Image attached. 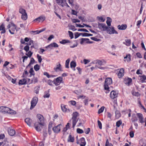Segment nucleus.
<instances>
[{"label": "nucleus", "mask_w": 146, "mask_h": 146, "mask_svg": "<svg viewBox=\"0 0 146 146\" xmlns=\"http://www.w3.org/2000/svg\"><path fill=\"white\" fill-rule=\"evenodd\" d=\"M112 80L111 78H108L106 79L104 87V89L107 91L106 92V93H109L110 91V88L108 85L112 84Z\"/></svg>", "instance_id": "f257e3e1"}, {"label": "nucleus", "mask_w": 146, "mask_h": 146, "mask_svg": "<svg viewBox=\"0 0 146 146\" xmlns=\"http://www.w3.org/2000/svg\"><path fill=\"white\" fill-rule=\"evenodd\" d=\"M79 115V114L77 112H74L72 114V127L74 128L76 123L77 122L78 119L77 118L78 116Z\"/></svg>", "instance_id": "f03ea898"}, {"label": "nucleus", "mask_w": 146, "mask_h": 146, "mask_svg": "<svg viewBox=\"0 0 146 146\" xmlns=\"http://www.w3.org/2000/svg\"><path fill=\"white\" fill-rule=\"evenodd\" d=\"M38 101V98L35 97L33 98L31 102V110L32 109L36 106Z\"/></svg>", "instance_id": "7ed1b4c3"}, {"label": "nucleus", "mask_w": 146, "mask_h": 146, "mask_svg": "<svg viewBox=\"0 0 146 146\" xmlns=\"http://www.w3.org/2000/svg\"><path fill=\"white\" fill-rule=\"evenodd\" d=\"M62 77H59L54 79L53 83L56 86H57L59 85L62 82Z\"/></svg>", "instance_id": "20e7f679"}, {"label": "nucleus", "mask_w": 146, "mask_h": 146, "mask_svg": "<svg viewBox=\"0 0 146 146\" xmlns=\"http://www.w3.org/2000/svg\"><path fill=\"white\" fill-rule=\"evenodd\" d=\"M37 117L38 119V123L40 125H43L44 123V118L41 115L38 114L37 115Z\"/></svg>", "instance_id": "39448f33"}, {"label": "nucleus", "mask_w": 146, "mask_h": 146, "mask_svg": "<svg viewBox=\"0 0 146 146\" xmlns=\"http://www.w3.org/2000/svg\"><path fill=\"white\" fill-rule=\"evenodd\" d=\"M62 125L61 124L58 125L57 126L54 127L52 128V130L55 133H58L60 130V126H62Z\"/></svg>", "instance_id": "423d86ee"}, {"label": "nucleus", "mask_w": 146, "mask_h": 146, "mask_svg": "<svg viewBox=\"0 0 146 146\" xmlns=\"http://www.w3.org/2000/svg\"><path fill=\"white\" fill-rule=\"evenodd\" d=\"M110 96L111 98L114 99V98H116L117 97V93L116 91L113 90L111 92L110 94Z\"/></svg>", "instance_id": "0eeeda50"}, {"label": "nucleus", "mask_w": 146, "mask_h": 146, "mask_svg": "<svg viewBox=\"0 0 146 146\" xmlns=\"http://www.w3.org/2000/svg\"><path fill=\"white\" fill-rule=\"evenodd\" d=\"M137 115L139 119L140 122L141 123H143L144 120L143 115L141 113H137Z\"/></svg>", "instance_id": "6e6552de"}, {"label": "nucleus", "mask_w": 146, "mask_h": 146, "mask_svg": "<svg viewBox=\"0 0 146 146\" xmlns=\"http://www.w3.org/2000/svg\"><path fill=\"white\" fill-rule=\"evenodd\" d=\"M66 0H56V3L62 7L64 6V3H65Z\"/></svg>", "instance_id": "1a4fd4ad"}, {"label": "nucleus", "mask_w": 146, "mask_h": 146, "mask_svg": "<svg viewBox=\"0 0 146 146\" xmlns=\"http://www.w3.org/2000/svg\"><path fill=\"white\" fill-rule=\"evenodd\" d=\"M127 27V25L126 24H122L121 26L120 25H118L117 26L118 29L120 30H125Z\"/></svg>", "instance_id": "9d476101"}, {"label": "nucleus", "mask_w": 146, "mask_h": 146, "mask_svg": "<svg viewBox=\"0 0 146 146\" xmlns=\"http://www.w3.org/2000/svg\"><path fill=\"white\" fill-rule=\"evenodd\" d=\"M62 68L61 65L59 62H58V64L56 65V67H54V70L56 72H57L58 70L60 71H62Z\"/></svg>", "instance_id": "9b49d317"}, {"label": "nucleus", "mask_w": 146, "mask_h": 146, "mask_svg": "<svg viewBox=\"0 0 146 146\" xmlns=\"http://www.w3.org/2000/svg\"><path fill=\"white\" fill-rule=\"evenodd\" d=\"M124 72V70L123 68H121L119 73L117 74V76L119 78H121V77L123 76L124 75L123 73Z\"/></svg>", "instance_id": "f8f14e48"}, {"label": "nucleus", "mask_w": 146, "mask_h": 146, "mask_svg": "<svg viewBox=\"0 0 146 146\" xmlns=\"http://www.w3.org/2000/svg\"><path fill=\"white\" fill-rule=\"evenodd\" d=\"M98 28L100 29H101L102 28L103 29V30L105 29V28H107L106 27V25L105 23H98Z\"/></svg>", "instance_id": "ddd939ff"}, {"label": "nucleus", "mask_w": 146, "mask_h": 146, "mask_svg": "<svg viewBox=\"0 0 146 146\" xmlns=\"http://www.w3.org/2000/svg\"><path fill=\"white\" fill-rule=\"evenodd\" d=\"M139 79L142 83L145 82V81L146 80V76L144 75L139 76Z\"/></svg>", "instance_id": "4468645a"}, {"label": "nucleus", "mask_w": 146, "mask_h": 146, "mask_svg": "<svg viewBox=\"0 0 146 146\" xmlns=\"http://www.w3.org/2000/svg\"><path fill=\"white\" fill-rule=\"evenodd\" d=\"M95 63L96 64H98V65L101 66L104 65V63L105 64V62H104V60H97L96 61Z\"/></svg>", "instance_id": "2eb2a0df"}, {"label": "nucleus", "mask_w": 146, "mask_h": 146, "mask_svg": "<svg viewBox=\"0 0 146 146\" xmlns=\"http://www.w3.org/2000/svg\"><path fill=\"white\" fill-rule=\"evenodd\" d=\"M25 121L29 126H31L32 121V120L29 118H26L25 120Z\"/></svg>", "instance_id": "dca6fc26"}, {"label": "nucleus", "mask_w": 146, "mask_h": 146, "mask_svg": "<svg viewBox=\"0 0 146 146\" xmlns=\"http://www.w3.org/2000/svg\"><path fill=\"white\" fill-rule=\"evenodd\" d=\"M1 30L2 31L1 32V34L5 33L6 32L5 25L3 23L0 26V31Z\"/></svg>", "instance_id": "f3484780"}, {"label": "nucleus", "mask_w": 146, "mask_h": 146, "mask_svg": "<svg viewBox=\"0 0 146 146\" xmlns=\"http://www.w3.org/2000/svg\"><path fill=\"white\" fill-rule=\"evenodd\" d=\"M11 111H12V110L10 108L8 107H7L5 106V108L4 110V112H7V113H14V112H12Z\"/></svg>", "instance_id": "a211bd4d"}, {"label": "nucleus", "mask_w": 146, "mask_h": 146, "mask_svg": "<svg viewBox=\"0 0 146 146\" xmlns=\"http://www.w3.org/2000/svg\"><path fill=\"white\" fill-rule=\"evenodd\" d=\"M80 140L82 143L80 144V146H85L86 145V143L84 138V137L81 138Z\"/></svg>", "instance_id": "6ab92c4d"}, {"label": "nucleus", "mask_w": 146, "mask_h": 146, "mask_svg": "<svg viewBox=\"0 0 146 146\" xmlns=\"http://www.w3.org/2000/svg\"><path fill=\"white\" fill-rule=\"evenodd\" d=\"M106 27H107V28H105V29H104V31H106L108 33L110 34H111L112 27L111 28L106 26Z\"/></svg>", "instance_id": "aec40b11"}, {"label": "nucleus", "mask_w": 146, "mask_h": 146, "mask_svg": "<svg viewBox=\"0 0 146 146\" xmlns=\"http://www.w3.org/2000/svg\"><path fill=\"white\" fill-rule=\"evenodd\" d=\"M38 122H36L34 124V125L36 130L38 131H40L41 130V128L38 126Z\"/></svg>", "instance_id": "412c9836"}, {"label": "nucleus", "mask_w": 146, "mask_h": 146, "mask_svg": "<svg viewBox=\"0 0 146 146\" xmlns=\"http://www.w3.org/2000/svg\"><path fill=\"white\" fill-rule=\"evenodd\" d=\"M8 133L9 135L13 136L15 133V131L14 130L11 129L9 130Z\"/></svg>", "instance_id": "4be33fe9"}, {"label": "nucleus", "mask_w": 146, "mask_h": 146, "mask_svg": "<svg viewBox=\"0 0 146 146\" xmlns=\"http://www.w3.org/2000/svg\"><path fill=\"white\" fill-rule=\"evenodd\" d=\"M26 80L25 79L23 78L19 80V85H23L26 84Z\"/></svg>", "instance_id": "5701e85b"}, {"label": "nucleus", "mask_w": 146, "mask_h": 146, "mask_svg": "<svg viewBox=\"0 0 146 146\" xmlns=\"http://www.w3.org/2000/svg\"><path fill=\"white\" fill-rule=\"evenodd\" d=\"M107 20L106 21V23L108 26H110L111 25V23L112 21L110 17H107Z\"/></svg>", "instance_id": "b1692460"}, {"label": "nucleus", "mask_w": 146, "mask_h": 146, "mask_svg": "<svg viewBox=\"0 0 146 146\" xmlns=\"http://www.w3.org/2000/svg\"><path fill=\"white\" fill-rule=\"evenodd\" d=\"M16 26L15 27H12L11 28V30L9 29V31L10 33L11 34H14V32L16 30Z\"/></svg>", "instance_id": "393cba45"}, {"label": "nucleus", "mask_w": 146, "mask_h": 146, "mask_svg": "<svg viewBox=\"0 0 146 146\" xmlns=\"http://www.w3.org/2000/svg\"><path fill=\"white\" fill-rule=\"evenodd\" d=\"M49 47L50 48L54 47L55 48L58 47V45L55 42H54L53 43L51 44H50L47 47Z\"/></svg>", "instance_id": "a878e982"}, {"label": "nucleus", "mask_w": 146, "mask_h": 146, "mask_svg": "<svg viewBox=\"0 0 146 146\" xmlns=\"http://www.w3.org/2000/svg\"><path fill=\"white\" fill-rule=\"evenodd\" d=\"M60 42L62 44H64L66 43L70 42V41L68 40L63 39L61 41H60Z\"/></svg>", "instance_id": "bb28decb"}, {"label": "nucleus", "mask_w": 146, "mask_h": 146, "mask_svg": "<svg viewBox=\"0 0 146 146\" xmlns=\"http://www.w3.org/2000/svg\"><path fill=\"white\" fill-rule=\"evenodd\" d=\"M132 81V80L131 78H128V79L125 81V83L126 84H127L128 86L130 85V83Z\"/></svg>", "instance_id": "cd10ccee"}, {"label": "nucleus", "mask_w": 146, "mask_h": 146, "mask_svg": "<svg viewBox=\"0 0 146 146\" xmlns=\"http://www.w3.org/2000/svg\"><path fill=\"white\" fill-rule=\"evenodd\" d=\"M68 142H73L74 141V138L72 137L71 135H69L68 139Z\"/></svg>", "instance_id": "c85d7f7f"}, {"label": "nucleus", "mask_w": 146, "mask_h": 146, "mask_svg": "<svg viewBox=\"0 0 146 146\" xmlns=\"http://www.w3.org/2000/svg\"><path fill=\"white\" fill-rule=\"evenodd\" d=\"M76 66V63L74 61H71L70 63V66L71 68H75Z\"/></svg>", "instance_id": "c756f323"}, {"label": "nucleus", "mask_w": 146, "mask_h": 146, "mask_svg": "<svg viewBox=\"0 0 146 146\" xmlns=\"http://www.w3.org/2000/svg\"><path fill=\"white\" fill-rule=\"evenodd\" d=\"M80 40V44H82L83 43L86 41L89 40V39L88 38H81Z\"/></svg>", "instance_id": "7c9ffc66"}, {"label": "nucleus", "mask_w": 146, "mask_h": 146, "mask_svg": "<svg viewBox=\"0 0 146 146\" xmlns=\"http://www.w3.org/2000/svg\"><path fill=\"white\" fill-rule=\"evenodd\" d=\"M21 18L24 20H25L27 19V15L26 13L22 15Z\"/></svg>", "instance_id": "2f4dec72"}, {"label": "nucleus", "mask_w": 146, "mask_h": 146, "mask_svg": "<svg viewBox=\"0 0 146 146\" xmlns=\"http://www.w3.org/2000/svg\"><path fill=\"white\" fill-rule=\"evenodd\" d=\"M131 109H129L128 110H123L122 111V113L124 114H126L128 113L129 112H131Z\"/></svg>", "instance_id": "473e14b6"}, {"label": "nucleus", "mask_w": 146, "mask_h": 146, "mask_svg": "<svg viewBox=\"0 0 146 146\" xmlns=\"http://www.w3.org/2000/svg\"><path fill=\"white\" fill-rule=\"evenodd\" d=\"M40 88L39 86H36L34 88V92L37 94L38 93L39 91Z\"/></svg>", "instance_id": "72a5a7b5"}, {"label": "nucleus", "mask_w": 146, "mask_h": 146, "mask_svg": "<svg viewBox=\"0 0 146 146\" xmlns=\"http://www.w3.org/2000/svg\"><path fill=\"white\" fill-rule=\"evenodd\" d=\"M70 59L69 58H68L67 60L65 62V67L66 68H69V63L70 62Z\"/></svg>", "instance_id": "f704fd0d"}, {"label": "nucleus", "mask_w": 146, "mask_h": 146, "mask_svg": "<svg viewBox=\"0 0 146 146\" xmlns=\"http://www.w3.org/2000/svg\"><path fill=\"white\" fill-rule=\"evenodd\" d=\"M127 58H128V59H127V61L129 62L131 60V56L130 54H127L124 57V59H127Z\"/></svg>", "instance_id": "c9c22d12"}, {"label": "nucleus", "mask_w": 146, "mask_h": 146, "mask_svg": "<svg viewBox=\"0 0 146 146\" xmlns=\"http://www.w3.org/2000/svg\"><path fill=\"white\" fill-rule=\"evenodd\" d=\"M29 73L30 74V76L31 77L32 75H34V71L32 68H30V70H29Z\"/></svg>", "instance_id": "e433bc0d"}, {"label": "nucleus", "mask_w": 146, "mask_h": 146, "mask_svg": "<svg viewBox=\"0 0 146 146\" xmlns=\"http://www.w3.org/2000/svg\"><path fill=\"white\" fill-rule=\"evenodd\" d=\"M34 69L36 71L40 69V66L38 64H36L34 66Z\"/></svg>", "instance_id": "4c0bfd02"}, {"label": "nucleus", "mask_w": 146, "mask_h": 146, "mask_svg": "<svg viewBox=\"0 0 146 146\" xmlns=\"http://www.w3.org/2000/svg\"><path fill=\"white\" fill-rule=\"evenodd\" d=\"M61 108L62 111H66L67 110V109L66 108V106L64 104L61 105Z\"/></svg>", "instance_id": "58836bf2"}, {"label": "nucleus", "mask_w": 146, "mask_h": 146, "mask_svg": "<svg viewBox=\"0 0 146 146\" xmlns=\"http://www.w3.org/2000/svg\"><path fill=\"white\" fill-rule=\"evenodd\" d=\"M19 12L22 15L26 13L25 10L23 8H20L19 9Z\"/></svg>", "instance_id": "ea45409f"}, {"label": "nucleus", "mask_w": 146, "mask_h": 146, "mask_svg": "<svg viewBox=\"0 0 146 146\" xmlns=\"http://www.w3.org/2000/svg\"><path fill=\"white\" fill-rule=\"evenodd\" d=\"M122 122L121 120H119L117 121L116 123V125L118 127H119L121 124H122Z\"/></svg>", "instance_id": "a19ab883"}, {"label": "nucleus", "mask_w": 146, "mask_h": 146, "mask_svg": "<svg viewBox=\"0 0 146 146\" xmlns=\"http://www.w3.org/2000/svg\"><path fill=\"white\" fill-rule=\"evenodd\" d=\"M37 57L38 59V61L39 63H41L42 60V58L41 56H40L38 54L37 55Z\"/></svg>", "instance_id": "79ce46f5"}, {"label": "nucleus", "mask_w": 146, "mask_h": 146, "mask_svg": "<svg viewBox=\"0 0 146 146\" xmlns=\"http://www.w3.org/2000/svg\"><path fill=\"white\" fill-rule=\"evenodd\" d=\"M39 22H42L44 21L45 19V17H44L40 16L39 17Z\"/></svg>", "instance_id": "37998d69"}, {"label": "nucleus", "mask_w": 146, "mask_h": 146, "mask_svg": "<svg viewBox=\"0 0 146 146\" xmlns=\"http://www.w3.org/2000/svg\"><path fill=\"white\" fill-rule=\"evenodd\" d=\"M97 18H98V19L100 21V22H104L105 20V19H104L102 17H98Z\"/></svg>", "instance_id": "c03bdc74"}, {"label": "nucleus", "mask_w": 146, "mask_h": 146, "mask_svg": "<svg viewBox=\"0 0 146 146\" xmlns=\"http://www.w3.org/2000/svg\"><path fill=\"white\" fill-rule=\"evenodd\" d=\"M104 107L102 106L101 108L99 110L98 113L100 114L104 110Z\"/></svg>", "instance_id": "a18cd8bd"}, {"label": "nucleus", "mask_w": 146, "mask_h": 146, "mask_svg": "<svg viewBox=\"0 0 146 146\" xmlns=\"http://www.w3.org/2000/svg\"><path fill=\"white\" fill-rule=\"evenodd\" d=\"M68 33L69 34V36L70 37L71 39H72L74 37L73 34L72 32L68 31Z\"/></svg>", "instance_id": "49530a36"}, {"label": "nucleus", "mask_w": 146, "mask_h": 146, "mask_svg": "<svg viewBox=\"0 0 146 146\" xmlns=\"http://www.w3.org/2000/svg\"><path fill=\"white\" fill-rule=\"evenodd\" d=\"M125 41L126 43H127V44H126L127 46H129L131 42V40L130 39H126L125 40Z\"/></svg>", "instance_id": "de8ad7c7"}, {"label": "nucleus", "mask_w": 146, "mask_h": 146, "mask_svg": "<svg viewBox=\"0 0 146 146\" xmlns=\"http://www.w3.org/2000/svg\"><path fill=\"white\" fill-rule=\"evenodd\" d=\"M111 33V34H113L114 33L117 34L118 33L114 29V28L113 27H112V31Z\"/></svg>", "instance_id": "09e8293b"}, {"label": "nucleus", "mask_w": 146, "mask_h": 146, "mask_svg": "<svg viewBox=\"0 0 146 146\" xmlns=\"http://www.w3.org/2000/svg\"><path fill=\"white\" fill-rule=\"evenodd\" d=\"M24 49L26 52L28 51L29 49V47L28 45H26L24 48Z\"/></svg>", "instance_id": "8fccbe9b"}, {"label": "nucleus", "mask_w": 146, "mask_h": 146, "mask_svg": "<svg viewBox=\"0 0 146 146\" xmlns=\"http://www.w3.org/2000/svg\"><path fill=\"white\" fill-rule=\"evenodd\" d=\"M78 31H83L86 32H89V31L87 29H78Z\"/></svg>", "instance_id": "3c124183"}, {"label": "nucleus", "mask_w": 146, "mask_h": 146, "mask_svg": "<svg viewBox=\"0 0 146 146\" xmlns=\"http://www.w3.org/2000/svg\"><path fill=\"white\" fill-rule=\"evenodd\" d=\"M77 131L78 133H82L84 132L80 128H78L77 129Z\"/></svg>", "instance_id": "603ef678"}, {"label": "nucleus", "mask_w": 146, "mask_h": 146, "mask_svg": "<svg viewBox=\"0 0 146 146\" xmlns=\"http://www.w3.org/2000/svg\"><path fill=\"white\" fill-rule=\"evenodd\" d=\"M138 104H139V106L143 109V110H145V107H144V106H143L141 102V101H140V100H138Z\"/></svg>", "instance_id": "864d4df0"}, {"label": "nucleus", "mask_w": 146, "mask_h": 146, "mask_svg": "<svg viewBox=\"0 0 146 146\" xmlns=\"http://www.w3.org/2000/svg\"><path fill=\"white\" fill-rule=\"evenodd\" d=\"M98 123L99 128L101 129H102V124L101 122L99 120H98Z\"/></svg>", "instance_id": "5fc2aeb1"}, {"label": "nucleus", "mask_w": 146, "mask_h": 146, "mask_svg": "<svg viewBox=\"0 0 146 146\" xmlns=\"http://www.w3.org/2000/svg\"><path fill=\"white\" fill-rule=\"evenodd\" d=\"M90 38L92 40L95 41H99L100 40V39H98L95 37H91Z\"/></svg>", "instance_id": "6e6d98bb"}, {"label": "nucleus", "mask_w": 146, "mask_h": 146, "mask_svg": "<svg viewBox=\"0 0 146 146\" xmlns=\"http://www.w3.org/2000/svg\"><path fill=\"white\" fill-rule=\"evenodd\" d=\"M52 122H50L48 125V131L49 132L51 130V128L52 127Z\"/></svg>", "instance_id": "4d7b16f0"}, {"label": "nucleus", "mask_w": 146, "mask_h": 146, "mask_svg": "<svg viewBox=\"0 0 146 146\" xmlns=\"http://www.w3.org/2000/svg\"><path fill=\"white\" fill-rule=\"evenodd\" d=\"M75 39L78 38L81 35L80 33H76L75 34Z\"/></svg>", "instance_id": "13d9d810"}, {"label": "nucleus", "mask_w": 146, "mask_h": 146, "mask_svg": "<svg viewBox=\"0 0 146 146\" xmlns=\"http://www.w3.org/2000/svg\"><path fill=\"white\" fill-rule=\"evenodd\" d=\"M72 21L74 23H79L80 22V21L77 19H74L72 20Z\"/></svg>", "instance_id": "bf43d9fd"}, {"label": "nucleus", "mask_w": 146, "mask_h": 146, "mask_svg": "<svg viewBox=\"0 0 146 146\" xmlns=\"http://www.w3.org/2000/svg\"><path fill=\"white\" fill-rule=\"evenodd\" d=\"M33 54V53L30 51H29L28 54H26L29 57H30Z\"/></svg>", "instance_id": "052dcab7"}, {"label": "nucleus", "mask_w": 146, "mask_h": 146, "mask_svg": "<svg viewBox=\"0 0 146 146\" xmlns=\"http://www.w3.org/2000/svg\"><path fill=\"white\" fill-rule=\"evenodd\" d=\"M50 96V94L48 93L45 94L43 96L44 98H48Z\"/></svg>", "instance_id": "680f3d73"}, {"label": "nucleus", "mask_w": 146, "mask_h": 146, "mask_svg": "<svg viewBox=\"0 0 146 146\" xmlns=\"http://www.w3.org/2000/svg\"><path fill=\"white\" fill-rule=\"evenodd\" d=\"M73 106H75L76 104V102L73 100H71L69 102Z\"/></svg>", "instance_id": "e2e57ef3"}, {"label": "nucleus", "mask_w": 146, "mask_h": 146, "mask_svg": "<svg viewBox=\"0 0 146 146\" xmlns=\"http://www.w3.org/2000/svg\"><path fill=\"white\" fill-rule=\"evenodd\" d=\"M129 135L132 138L134 137V133L133 131H130L129 132Z\"/></svg>", "instance_id": "0e129e2a"}, {"label": "nucleus", "mask_w": 146, "mask_h": 146, "mask_svg": "<svg viewBox=\"0 0 146 146\" xmlns=\"http://www.w3.org/2000/svg\"><path fill=\"white\" fill-rule=\"evenodd\" d=\"M5 106H1L0 107V112H4V110Z\"/></svg>", "instance_id": "69168bd1"}, {"label": "nucleus", "mask_w": 146, "mask_h": 146, "mask_svg": "<svg viewBox=\"0 0 146 146\" xmlns=\"http://www.w3.org/2000/svg\"><path fill=\"white\" fill-rule=\"evenodd\" d=\"M116 117H119L120 116V113L118 111H116L115 112Z\"/></svg>", "instance_id": "338daca9"}, {"label": "nucleus", "mask_w": 146, "mask_h": 146, "mask_svg": "<svg viewBox=\"0 0 146 146\" xmlns=\"http://www.w3.org/2000/svg\"><path fill=\"white\" fill-rule=\"evenodd\" d=\"M69 3L72 6H74V4L73 3L74 0H68Z\"/></svg>", "instance_id": "774afa93"}]
</instances>
